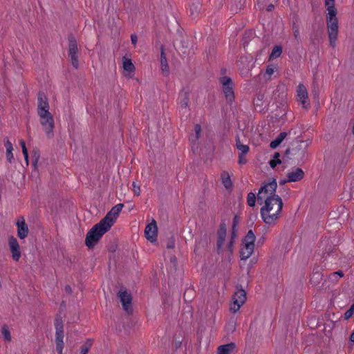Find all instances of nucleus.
Here are the masks:
<instances>
[{"label":"nucleus","instance_id":"obj_1","mask_svg":"<svg viewBox=\"0 0 354 354\" xmlns=\"http://www.w3.org/2000/svg\"><path fill=\"white\" fill-rule=\"evenodd\" d=\"M283 201L278 195H269L265 199V205L261 208L260 214L263 222L274 225L279 220L283 209Z\"/></svg>","mask_w":354,"mask_h":354},{"label":"nucleus","instance_id":"obj_2","mask_svg":"<svg viewBox=\"0 0 354 354\" xmlns=\"http://www.w3.org/2000/svg\"><path fill=\"white\" fill-rule=\"evenodd\" d=\"M297 145L292 148H288L284 153V158L292 160L295 162L299 164L304 162L306 149L309 145L307 140H297Z\"/></svg>","mask_w":354,"mask_h":354},{"label":"nucleus","instance_id":"obj_3","mask_svg":"<svg viewBox=\"0 0 354 354\" xmlns=\"http://www.w3.org/2000/svg\"><path fill=\"white\" fill-rule=\"evenodd\" d=\"M110 229L106 226L104 223L100 221L93 226L87 232L85 239V245L88 249H93L99 242L102 236Z\"/></svg>","mask_w":354,"mask_h":354},{"label":"nucleus","instance_id":"obj_4","mask_svg":"<svg viewBox=\"0 0 354 354\" xmlns=\"http://www.w3.org/2000/svg\"><path fill=\"white\" fill-rule=\"evenodd\" d=\"M55 342H56V351L58 353L62 354L64 348V326L62 319L60 316H57L55 319Z\"/></svg>","mask_w":354,"mask_h":354},{"label":"nucleus","instance_id":"obj_5","mask_svg":"<svg viewBox=\"0 0 354 354\" xmlns=\"http://www.w3.org/2000/svg\"><path fill=\"white\" fill-rule=\"evenodd\" d=\"M40 118V123L44 127L46 133L48 138L53 136V129L55 127L54 118L53 115L48 112L46 114L37 113Z\"/></svg>","mask_w":354,"mask_h":354},{"label":"nucleus","instance_id":"obj_6","mask_svg":"<svg viewBox=\"0 0 354 354\" xmlns=\"http://www.w3.org/2000/svg\"><path fill=\"white\" fill-rule=\"evenodd\" d=\"M124 205L119 203L115 205L106 214V215L100 221L102 223L111 229L116 218L119 216L120 212L122 211Z\"/></svg>","mask_w":354,"mask_h":354},{"label":"nucleus","instance_id":"obj_7","mask_svg":"<svg viewBox=\"0 0 354 354\" xmlns=\"http://www.w3.org/2000/svg\"><path fill=\"white\" fill-rule=\"evenodd\" d=\"M222 84V89L225 94V98L228 102H232L234 100V93L233 90L232 80L227 76H223L219 80Z\"/></svg>","mask_w":354,"mask_h":354},{"label":"nucleus","instance_id":"obj_8","mask_svg":"<svg viewBox=\"0 0 354 354\" xmlns=\"http://www.w3.org/2000/svg\"><path fill=\"white\" fill-rule=\"evenodd\" d=\"M326 24L328 32V39L330 45L332 47H335V41L337 39L338 35V19H333L332 20L327 19Z\"/></svg>","mask_w":354,"mask_h":354},{"label":"nucleus","instance_id":"obj_9","mask_svg":"<svg viewBox=\"0 0 354 354\" xmlns=\"http://www.w3.org/2000/svg\"><path fill=\"white\" fill-rule=\"evenodd\" d=\"M118 297L120 298L122 308L129 315L132 314L133 310L132 308L131 294L128 292L126 290H120L118 293Z\"/></svg>","mask_w":354,"mask_h":354},{"label":"nucleus","instance_id":"obj_10","mask_svg":"<svg viewBox=\"0 0 354 354\" xmlns=\"http://www.w3.org/2000/svg\"><path fill=\"white\" fill-rule=\"evenodd\" d=\"M324 162L329 166L339 167L342 164V153L336 151H330L324 156Z\"/></svg>","mask_w":354,"mask_h":354},{"label":"nucleus","instance_id":"obj_11","mask_svg":"<svg viewBox=\"0 0 354 354\" xmlns=\"http://www.w3.org/2000/svg\"><path fill=\"white\" fill-rule=\"evenodd\" d=\"M49 104L48 97L43 91L37 94V113L46 114L49 112Z\"/></svg>","mask_w":354,"mask_h":354},{"label":"nucleus","instance_id":"obj_12","mask_svg":"<svg viewBox=\"0 0 354 354\" xmlns=\"http://www.w3.org/2000/svg\"><path fill=\"white\" fill-rule=\"evenodd\" d=\"M145 234L146 239L151 243L156 241L158 235V227L154 219L152 220L151 223L146 226Z\"/></svg>","mask_w":354,"mask_h":354},{"label":"nucleus","instance_id":"obj_13","mask_svg":"<svg viewBox=\"0 0 354 354\" xmlns=\"http://www.w3.org/2000/svg\"><path fill=\"white\" fill-rule=\"evenodd\" d=\"M277 187V183L276 179L272 178L268 183H263L260 187L259 192V194H270V195H276V189Z\"/></svg>","mask_w":354,"mask_h":354},{"label":"nucleus","instance_id":"obj_14","mask_svg":"<svg viewBox=\"0 0 354 354\" xmlns=\"http://www.w3.org/2000/svg\"><path fill=\"white\" fill-rule=\"evenodd\" d=\"M273 97L274 100L281 105H284L286 103V88L284 85H278L273 92Z\"/></svg>","mask_w":354,"mask_h":354},{"label":"nucleus","instance_id":"obj_15","mask_svg":"<svg viewBox=\"0 0 354 354\" xmlns=\"http://www.w3.org/2000/svg\"><path fill=\"white\" fill-rule=\"evenodd\" d=\"M297 100L299 101L304 108H308L310 102L308 97V92L304 85L300 84L297 87Z\"/></svg>","mask_w":354,"mask_h":354},{"label":"nucleus","instance_id":"obj_16","mask_svg":"<svg viewBox=\"0 0 354 354\" xmlns=\"http://www.w3.org/2000/svg\"><path fill=\"white\" fill-rule=\"evenodd\" d=\"M8 243L13 259L16 261H19L21 257V252L17 239L12 236L9 238Z\"/></svg>","mask_w":354,"mask_h":354},{"label":"nucleus","instance_id":"obj_17","mask_svg":"<svg viewBox=\"0 0 354 354\" xmlns=\"http://www.w3.org/2000/svg\"><path fill=\"white\" fill-rule=\"evenodd\" d=\"M218 239L216 243L217 252L219 253L222 250L223 245L225 240L226 236V225L225 223H221L219 229L217 231Z\"/></svg>","mask_w":354,"mask_h":354},{"label":"nucleus","instance_id":"obj_18","mask_svg":"<svg viewBox=\"0 0 354 354\" xmlns=\"http://www.w3.org/2000/svg\"><path fill=\"white\" fill-rule=\"evenodd\" d=\"M17 236L19 239H25L28 234V227L26 223L25 220L23 217H21V221H18L17 222Z\"/></svg>","mask_w":354,"mask_h":354},{"label":"nucleus","instance_id":"obj_19","mask_svg":"<svg viewBox=\"0 0 354 354\" xmlns=\"http://www.w3.org/2000/svg\"><path fill=\"white\" fill-rule=\"evenodd\" d=\"M292 133H293L294 135L296 134V132L295 130L293 129H290L288 133L287 132H281L278 136L274 140H272L270 144V148L272 149H275L277 148L282 142L283 140L286 138V137L287 136V135H291Z\"/></svg>","mask_w":354,"mask_h":354},{"label":"nucleus","instance_id":"obj_20","mask_svg":"<svg viewBox=\"0 0 354 354\" xmlns=\"http://www.w3.org/2000/svg\"><path fill=\"white\" fill-rule=\"evenodd\" d=\"M236 291L233 295L232 299L237 300L239 304H243L246 301V292L243 289L241 285L239 284L236 286Z\"/></svg>","mask_w":354,"mask_h":354},{"label":"nucleus","instance_id":"obj_21","mask_svg":"<svg viewBox=\"0 0 354 354\" xmlns=\"http://www.w3.org/2000/svg\"><path fill=\"white\" fill-rule=\"evenodd\" d=\"M304 172L300 168H297L295 171L288 173L287 178L289 182H297L303 179Z\"/></svg>","mask_w":354,"mask_h":354},{"label":"nucleus","instance_id":"obj_22","mask_svg":"<svg viewBox=\"0 0 354 354\" xmlns=\"http://www.w3.org/2000/svg\"><path fill=\"white\" fill-rule=\"evenodd\" d=\"M254 247L246 243H242V247L240 250V258L241 260L248 259L253 253Z\"/></svg>","mask_w":354,"mask_h":354},{"label":"nucleus","instance_id":"obj_23","mask_svg":"<svg viewBox=\"0 0 354 354\" xmlns=\"http://www.w3.org/2000/svg\"><path fill=\"white\" fill-rule=\"evenodd\" d=\"M68 54H77L78 48L77 42L75 36L70 33L68 36Z\"/></svg>","mask_w":354,"mask_h":354},{"label":"nucleus","instance_id":"obj_24","mask_svg":"<svg viewBox=\"0 0 354 354\" xmlns=\"http://www.w3.org/2000/svg\"><path fill=\"white\" fill-rule=\"evenodd\" d=\"M179 96L180 97V104L181 108H187L189 103V92L183 89L180 92Z\"/></svg>","mask_w":354,"mask_h":354},{"label":"nucleus","instance_id":"obj_25","mask_svg":"<svg viewBox=\"0 0 354 354\" xmlns=\"http://www.w3.org/2000/svg\"><path fill=\"white\" fill-rule=\"evenodd\" d=\"M160 50H161V53H160V66H161V69H162V72L165 73L166 75H167L169 74V65L167 64V58H166V55H165V50H164V46H161Z\"/></svg>","mask_w":354,"mask_h":354},{"label":"nucleus","instance_id":"obj_26","mask_svg":"<svg viewBox=\"0 0 354 354\" xmlns=\"http://www.w3.org/2000/svg\"><path fill=\"white\" fill-rule=\"evenodd\" d=\"M235 347L236 344L234 342L221 345L218 347V354H230Z\"/></svg>","mask_w":354,"mask_h":354},{"label":"nucleus","instance_id":"obj_27","mask_svg":"<svg viewBox=\"0 0 354 354\" xmlns=\"http://www.w3.org/2000/svg\"><path fill=\"white\" fill-rule=\"evenodd\" d=\"M255 32L252 30H248L245 32L243 39L242 44L244 48L248 46L250 41L255 39Z\"/></svg>","mask_w":354,"mask_h":354},{"label":"nucleus","instance_id":"obj_28","mask_svg":"<svg viewBox=\"0 0 354 354\" xmlns=\"http://www.w3.org/2000/svg\"><path fill=\"white\" fill-rule=\"evenodd\" d=\"M256 240V236L254 235V233L252 230H250L245 236L243 239L242 243H246L250 245H252L254 247V242Z\"/></svg>","mask_w":354,"mask_h":354},{"label":"nucleus","instance_id":"obj_29","mask_svg":"<svg viewBox=\"0 0 354 354\" xmlns=\"http://www.w3.org/2000/svg\"><path fill=\"white\" fill-rule=\"evenodd\" d=\"M236 147L240 151L239 153L246 154L248 153L250 148L247 145H243L241 142L240 138L239 135L236 136Z\"/></svg>","mask_w":354,"mask_h":354},{"label":"nucleus","instance_id":"obj_30","mask_svg":"<svg viewBox=\"0 0 354 354\" xmlns=\"http://www.w3.org/2000/svg\"><path fill=\"white\" fill-rule=\"evenodd\" d=\"M5 147L6 148V158H7V160L11 163L12 162V160L13 159V153H12V150H13V147H12V143L9 141V140H7V142L5 143Z\"/></svg>","mask_w":354,"mask_h":354},{"label":"nucleus","instance_id":"obj_31","mask_svg":"<svg viewBox=\"0 0 354 354\" xmlns=\"http://www.w3.org/2000/svg\"><path fill=\"white\" fill-rule=\"evenodd\" d=\"M222 181L224 187L226 189H231L233 186V184L231 181L230 177L227 172H223L221 174Z\"/></svg>","mask_w":354,"mask_h":354},{"label":"nucleus","instance_id":"obj_32","mask_svg":"<svg viewBox=\"0 0 354 354\" xmlns=\"http://www.w3.org/2000/svg\"><path fill=\"white\" fill-rule=\"evenodd\" d=\"M282 53V47L281 46H274L271 54L270 55L269 59H274L279 57Z\"/></svg>","mask_w":354,"mask_h":354},{"label":"nucleus","instance_id":"obj_33","mask_svg":"<svg viewBox=\"0 0 354 354\" xmlns=\"http://www.w3.org/2000/svg\"><path fill=\"white\" fill-rule=\"evenodd\" d=\"M93 345V339H87L80 348V353H83V354H87Z\"/></svg>","mask_w":354,"mask_h":354},{"label":"nucleus","instance_id":"obj_34","mask_svg":"<svg viewBox=\"0 0 354 354\" xmlns=\"http://www.w3.org/2000/svg\"><path fill=\"white\" fill-rule=\"evenodd\" d=\"M123 68L128 72H133L135 71V66L131 60L124 57Z\"/></svg>","mask_w":354,"mask_h":354},{"label":"nucleus","instance_id":"obj_35","mask_svg":"<svg viewBox=\"0 0 354 354\" xmlns=\"http://www.w3.org/2000/svg\"><path fill=\"white\" fill-rule=\"evenodd\" d=\"M201 8V3L197 1L190 5V14L194 16L197 15Z\"/></svg>","mask_w":354,"mask_h":354},{"label":"nucleus","instance_id":"obj_36","mask_svg":"<svg viewBox=\"0 0 354 354\" xmlns=\"http://www.w3.org/2000/svg\"><path fill=\"white\" fill-rule=\"evenodd\" d=\"M322 273L312 274L310 279V282L313 286H317L322 281Z\"/></svg>","mask_w":354,"mask_h":354},{"label":"nucleus","instance_id":"obj_37","mask_svg":"<svg viewBox=\"0 0 354 354\" xmlns=\"http://www.w3.org/2000/svg\"><path fill=\"white\" fill-rule=\"evenodd\" d=\"M327 10H328V15L326 16V20L327 19L332 20L333 19H337L336 17L337 12V9L335 7V5L328 6Z\"/></svg>","mask_w":354,"mask_h":354},{"label":"nucleus","instance_id":"obj_38","mask_svg":"<svg viewBox=\"0 0 354 354\" xmlns=\"http://www.w3.org/2000/svg\"><path fill=\"white\" fill-rule=\"evenodd\" d=\"M280 153L279 152H275L273 156V159L270 160L269 165L272 168L276 167L277 165L281 164V160H280Z\"/></svg>","mask_w":354,"mask_h":354},{"label":"nucleus","instance_id":"obj_39","mask_svg":"<svg viewBox=\"0 0 354 354\" xmlns=\"http://www.w3.org/2000/svg\"><path fill=\"white\" fill-rule=\"evenodd\" d=\"M68 58L71 60V64L74 68L77 69L79 68V60L77 54H68Z\"/></svg>","mask_w":354,"mask_h":354},{"label":"nucleus","instance_id":"obj_40","mask_svg":"<svg viewBox=\"0 0 354 354\" xmlns=\"http://www.w3.org/2000/svg\"><path fill=\"white\" fill-rule=\"evenodd\" d=\"M40 157V153L39 149H34L32 151V166L36 168L37 162Z\"/></svg>","mask_w":354,"mask_h":354},{"label":"nucleus","instance_id":"obj_41","mask_svg":"<svg viewBox=\"0 0 354 354\" xmlns=\"http://www.w3.org/2000/svg\"><path fill=\"white\" fill-rule=\"evenodd\" d=\"M256 195L253 192H250L247 196V203L250 207H254L256 203Z\"/></svg>","mask_w":354,"mask_h":354},{"label":"nucleus","instance_id":"obj_42","mask_svg":"<svg viewBox=\"0 0 354 354\" xmlns=\"http://www.w3.org/2000/svg\"><path fill=\"white\" fill-rule=\"evenodd\" d=\"M334 250H335V246L330 244L328 245V248H326L325 251L323 252L322 258H324L326 260L328 257L330 256L334 253Z\"/></svg>","mask_w":354,"mask_h":354},{"label":"nucleus","instance_id":"obj_43","mask_svg":"<svg viewBox=\"0 0 354 354\" xmlns=\"http://www.w3.org/2000/svg\"><path fill=\"white\" fill-rule=\"evenodd\" d=\"M348 180L350 183V195L351 197H354V171L351 172L348 176Z\"/></svg>","mask_w":354,"mask_h":354},{"label":"nucleus","instance_id":"obj_44","mask_svg":"<svg viewBox=\"0 0 354 354\" xmlns=\"http://www.w3.org/2000/svg\"><path fill=\"white\" fill-rule=\"evenodd\" d=\"M1 333H2V335H3L5 339H6L7 341H10V339H11L10 333V330L6 325H4L2 326Z\"/></svg>","mask_w":354,"mask_h":354},{"label":"nucleus","instance_id":"obj_45","mask_svg":"<svg viewBox=\"0 0 354 354\" xmlns=\"http://www.w3.org/2000/svg\"><path fill=\"white\" fill-rule=\"evenodd\" d=\"M242 305L243 304H239L237 300H233V304L231 305L230 310L231 312L234 313L239 310Z\"/></svg>","mask_w":354,"mask_h":354},{"label":"nucleus","instance_id":"obj_46","mask_svg":"<svg viewBox=\"0 0 354 354\" xmlns=\"http://www.w3.org/2000/svg\"><path fill=\"white\" fill-rule=\"evenodd\" d=\"M353 313H354V303L351 305L350 308L345 312V313L344 315V319H348L349 318H351L353 316Z\"/></svg>","mask_w":354,"mask_h":354},{"label":"nucleus","instance_id":"obj_47","mask_svg":"<svg viewBox=\"0 0 354 354\" xmlns=\"http://www.w3.org/2000/svg\"><path fill=\"white\" fill-rule=\"evenodd\" d=\"M292 30H293L294 37H295V39L299 42V28L295 23H294L292 25Z\"/></svg>","mask_w":354,"mask_h":354},{"label":"nucleus","instance_id":"obj_48","mask_svg":"<svg viewBox=\"0 0 354 354\" xmlns=\"http://www.w3.org/2000/svg\"><path fill=\"white\" fill-rule=\"evenodd\" d=\"M174 247H175V240H174V238L173 236H171L167 241V248L168 249H173V248H174Z\"/></svg>","mask_w":354,"mask_h":354},{"label":"nucleus","instance_id":"obj_49","mask_svg":"<svg viewBox=\"0 0 354 354\" xmlns=\"http://www.w3.org/2000/svg\"><path fill=\"white\" fill-rule=\"evenodd\" d=\"M194 131H195V133H196L195 139L197 140V139H198L199 136L201 134V125L198 124H196L195 127H194Z\"/></svg>","mask_w":354,"mask_h":354},{"label":"nucleus","instance_id":"obj_50","mask_svg":"<svg viewBox=\"0 0 354 354\" xmlns=\"http://www.w3.org/2000/svg\"><path fill=\"white\" fill-rule=\"evenodd\" d=\"M133 190L136 195L139 196L140 194V187L137 185L135 182L133 183Z\"/></svg>","mask_w":354,"mask_h":354},{"label":"nucleus","instance_id":"obj_51","mask_svg":"<svg viewBox=\"0 0 354 354\" xmlns=\"http://www.w3.org/2000/svg\"><path fill=\"white\" fill-rule=\"evenodd\" d=\"M245 155V154L239 153V160H238L239 164L244 165L247 162V160L244 157Z\"/></svg>","mask_w":354,"mask_h":354},{"label":"nucleus","instance_id":"obj_52","mask_svg":"<svg viewBox=\"0 0 354 354\" xmlns=\"http://www.w3.org/2000/svg\"><path fill=\"white\" fill-rule=\"evenodd\" d=\"M256 200H257V202L259 205H262L263 203L265 204V199L263 196V194L258 193L257 196L256 197Z\"/></svg>","mask_w":354,"mask_h":354},{"label":"nucleus","instance_id":"obj_53","mask_svg":"<svg viewBox=\"0 0 354 354\" xmlns=\"http://www.w3.org/2000/svg\"><path fill=\"white\" fill-rule=\"evenodd\" d=\"M239 216L237 215H235L233 218L232 228L236 229V227L239 223Z\"/></svg>","mask_w":354,"mask_h":354},{"label":"nucleus","instance_id":"obj_54","mask_svg":"<svg viewBox=\"0 0 354 354\" xmlns=\"http://www.w3.org/2000/svg\"><path fill=\"white\" fill-rule=\"evenodd\" d=\"M234 243V241L233 240H230V241L227 243V250L231 254L233 252Z\"/></svg>","mask_w":354,"mask_h":354},{"label":"nucleus","instance_id":"obj_55","mask_svg":"<svg viewBox=\"0 0 354 354\" xmlns=\"http://www.w3.org/2000/svg\"><path fill=\"white\" fill-rule=\"evenodd\" d=\"M263 97V95H258L257 98L254 100V104L257 106H260V104L259 102L262 101Z\"/></svg>","mask_w":354,"mask_h":354},{"label":"nucleus","instance_id":"obj_56","mask_svg":"<svg viewBox=\"0 0 354 354\" xmlns=\"http://www.w3.org/2000/svg\"><path fill=\"white\" fill-rule=\"evenodd\" d=\"M322 273V268L319 266H315L312 274Z\"/></svg>","mask_w":354,"mask_h":354},{"label":"nucleus","instance_id":"obj_57","mask_svg":"<svg viewBox=\"0 0 354 354\" xmlns=\"http://www.w3.org/2000/svg\"><path fill=\"white\" fill-rule=\"evenodd\" d=\"M274 71V68L271 66H268L266 68V74L271 75L273 74Z\"/></svg>","mask_w":354,"mask_h":354},{"label":"nucleus","instance_id":"obj_58","mask_svg":"<svg viewBox=\"0 0 354 354\" xmlns=\"http://www.w3.org/2000/svg\"><path fill=\"white\" fill-rule=\"evenodd\" d=\"M236 229L232 228L230 240H233L234 241H235V238L236 237Z\"/></svg>","mask_w":354,"mask_h":354},{"label":"nucleus","instance_id":"obj_59","mask_svg":"<svg viewBox=\"0 0 354 354\" xmlns=\"http://www.w3.org/2000/svg\"><path fill=\"white\" fill-rule=\"evenodd\" d=\"M131 43L135 46L138 41V37L136 35H131Z\"/></svg>","mask_w":354,"mask_h":354},{"label":"nucleus","instance_id":"obj_60","mask_svg":"<svg viewBox=\"0 0 354 354\" xmlns=\"http://www.w3.org/2000/svg\"><path fill=\"white\" fill-rule=\"evenodd\" d=\"M325 5L328 7L329 6L335 5V0H325Z\"/></svg>","mask_w":354,"mask_h":354},{"label":"nucleus","instance_id":"obj_61","mask_svg":"<svg viewBox=\"0 0 354 354\" xmlns=\"http://www.w3.org/2000/svg\"><path fill=\"white\" fill-rule=\"evenodd\" d=\"M65 291H66V292H67L69 295L72 294V292H73L72 288L69 285H66L65 286Z\"/></svg>","mask_w":354,"mask_h":354},{"label":"nucleus","instance_id":"obj_62","mask_svg":"<svg viewBox=\"0 0 354 354\" xmlns=\"http://www.w3.org/2000/svg\"><path fill=\"white\" fill-rule=\"evenodd\" d=\"M334 275H338L340 277H344V272L342 270H338L337 272H333Z\"/></svg>","mask_w":354,"mask_h":354},{"label":"nucleus","instance_id":"obj_63","mask_svg":"<svg viewBox=\"0 0 354 354\" xmlns=\"http://www.w3.org/2000/svg\"><path fill=\"white\" fill-rule=\"evenodd\" d=\"M311 41H312V44L314 45L319 43V40L316 37H315V38L311 37Z\"/></svg>","mask_w":354,"mask_h":354},{"label":"nucleus","instance_id":"obj_64","mask_svg":"<svg viewBox=\"0 0 354 354\" xmlns=\"http://www.w3.org/2000/svg\"><path fill=\"white\" fill-rule=\"evenodd\" d=\"M349 339L351 342L354 343V330L351 334Z\"/></svg>","mask_w":354,"mask_h":354}]
</instances>
